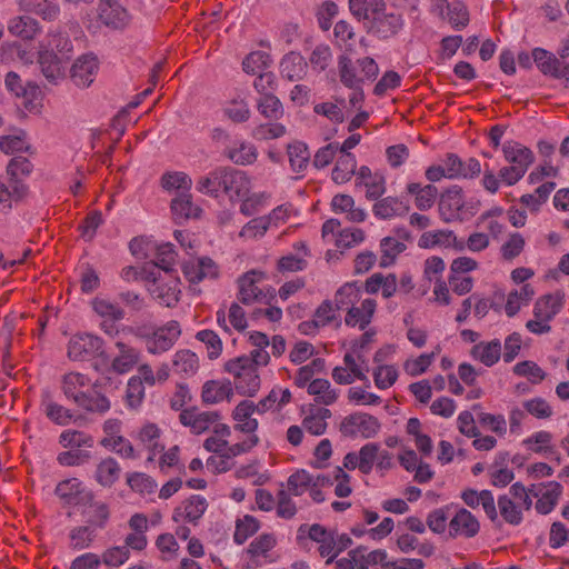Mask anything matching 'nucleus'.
<instances>
[{"instance_id":"45","label":"nucleus","mask_w":569,"mask_h":569,"mask_svg":"<svg viewBox=\"0 0 569 569\" xmlns=\"http://www.w3.org/2000/svg\"><path fill=\"white\" fill-rule=\"evenodd\" d=\"M96 538V531L89 526L74 527L69 531V547L72 550L89 548Z\"/></svg>"},{"instance_id":"7","label":"nucleus","mask_w":569,"mask_h":569,"mask_svg":"<svg viewBox=\"0 0 569 569\" xmlns=\"http://www.w3.org/2000/svg\"><path fill=\"white\" fill-rule=\"evenodd\" d=\"M102 352V340L91 333L73 336L68 346V356L72 360H86Z\"/></svg>"},{"instance_id":"56","label":"nucleus","mask_w":569,"mask_h":569,"mask_svg":"<svg viewBox=\"0 0 569 569\" xmlns=\"http://www.w3.org/2000/svg\"><path fill=\"white\" fill-rule=\"evenodd\" d=\"M259 530V522L252 516H244L239 519L236 523V530L233 535V541L237 545L244 543L251 536Z\"/></svg>"},{"instance_id":"55","label":"nucleus","mask_w":569,"mask_h":569,"mask_svg":"<svg viewBox=\"0 0 569 569\" xmlns=\"http://www.w3.org/2000/svg\"><path fill=\"white\" fill-rule=\"evenodd\" d=\"M373 381L378 389L386 390L395 385L398 379V369L392 365H379L373 370Z\"/></svg>"},{"instance_id":"26","label":"nucleus","mask_w":569,"mask_h":569,"mask_svg":"<svg viewBox=\"0 0 569 569\" xmlns=\"http://www.w3.org/2000/svg\"><path fill=\"white\" fill-rule=\"evenodd\" d=\"M232 395L233 390L230 381L210 380L203 385L201 398L204 403L216 405L230 400Z\"/></svg>"},{"instance_id":"20","label":"nucleus","mask_w":569,"mask_h":569,"mask_svg":"<svg viewBox=\"0 0 569 569\" xmlns=\"http://www.w3.org/2000/svg\"><path fill=\"white\" fill-rule=\"evenodd\" d=\"M90 387H94V382L87 376L80 372H69L62 378V391L67 399L73 403L87 391Z\"/></svg>"},{"instance_id":"52","label":"nucleus","mask_w":569,"mask_h":569,"mask_svg":"<svg viewBox=\"0 0 569 569\" xmlns=\"http://www.w3.org/2000/svg\"><path fill=\"white\" fill-rule=\"evenodd\" d=\"M532 59L538 69L545 76H552L557 71L560 60L551 52L542 48H535L532 50Z\"/></svg>"},{"instance_id":"27","label":"nucleus","mask_w":569,"mask_h":569,"mask_svg":"<svg viewBox=\"0 0 569 569\" xmlns=\"http://www.w3.org/2000/svg\"><path fill=\"white\" fill-rule=\"evenodd\" d=\"M208 503L204 497L193 495L180 508L174 511V520H186L188 522H197L206 512Z\"/></svg>"},{"instance_id":"47","label":"nucleus","mask_w":569,"mask_h":569,"mask_svg":"<svg viewBox=\"0 0 569 569\" xmlns=\"http://www.w3.org/2000/svg\"><path fill=\"white\" fill-rule=\"evenodd\" d=\"M380 247L382 256L380 258L379 266L381 268H387L393 264L396 261V257L407 249L405 243L396 240L392 237H385L380 241Z\"/></svg>"},{"instance_id":"21","label":"nucleus","mask_w":569,"mask_h":569,"mask_svg":"<svg viewBox=\"0 0 569 569\" xmlns=\"http://www.w3.org/2000/svg\"><path fill=\"white\" fill-rule=\"evenodd\" d=\"M505 159L515 167H522V171L527 172L528 168L533 163V152L526 146L517 141H506L502 146Z\"/></svg>"},{"instance_id":"49","label":"nucleus","mask_w":569,"mask_h":569,"mask_svg":"<svg viewBox=\"0 0 569 569\" xmlns=\"http://www.w3.org/2000/svg\"><path fill=\"white\" fill-rule=\"evenodd\" d=\"M340 81L349 89H357L363 83V78L357 77L351 59L342 54L338 61Z\"/></svg>"},{"instance_id":"62","label":"nucleus","mask_w":569,"mask_h":569,"mask_svg":"<svg viewBox=\"0 0 569 569\" xmlns=\"http://www.w3.org/2000/svg\"><path fill=\"white\" fill-rule=\"evenodd\" d=\"M379 452L380 447L375 442L366 443L360 448L358 455L360 460V471L363 475H368L372 471V468L378 459Z\"/></svg>"},{"instance_id":"19","label":"nucleus","mask_w":569,"mask_h":569,"mask_svg":"<svg viewBox=\"0 0 569 569\" xmlns=\"http://www.w3.org/2000/svg\"><path fill=\"white\" fill-rule=\"evenodd\" d=\"M222 190L230 197L234 193L238 198H244L250 192V180L243 171L226 167V172L222 176Z\"/></svg>"},{"instance_id":"43","label":"nucleus","mask_w":569,"mask_h":569,"mask_svg":"<svg viewBox=\"0 0 569 569\" xmlns=\"http://www.w3.org/2000/svg\"><path fill=\"white\" fill-rule=\"evenodd\" d=\"M360 287L356 281L347 282L338 289L335 296L336 310H347L345 320H349V308L353 306L355 299L358 298Z\"/></svg>"},{"instance_id":"58","label":"nucleus","mask_w":569,"mask_h":569,"mask_svg":"<svg viewBox=\"0 0 569 569\" xmlns=\"http://www.w3.org/2000/svg\"><path fill=\"white\" fill-rule=\"evenodd\" d=\"M92 308L97 316L101 318H111L112 320H121L124 318V311L117 303L108 299L96 297L92 302Z\"/></svg>"},{"instance_id":"60","label":"nucleus","mask_w":569,"mask_h":569,"mask_svg":"<svg viewBox=\"0 0 569 569\" xmlns=\"http://www.w3.org/2000/svg\"><path fill=\"white\" fill-rule=\"evenodd\" d=\"M522 407L527 413L537 419H549L553 415L552 407L541 397L525 400Z\"/></svg>"},{"instance_id":"44","label":"nucleus","mask_w":569,"mask_h":569,"mask_svg":"<svg viewBox=\"0 0 569 569\" xmlns=\"http://www.w3.org/2000/svg\"><path fill=\"white\" fill-rule=\"evenodd\" d=\"M287 151L291 169L295 172L303 171L310 161V152L307 144L301 141H296L288 144Z\"/></svg>"},{"instance_id":"14","label":"nucleus","mask_w":569,"mask_h":569,"mask_svg":"<svg viewBox=\"0 0 569 569\" xmlns=\"http://www.w3.org/2000/svg\"><path fill=\"white\" fill-rule=\"evenodd\" d=\"M98 70V60L92 54H83L73 63L71 68V79L79 88L89 87Z\"/></svg>"},{"instance_id":"63","label":"nucleus","mask_w":569,"mask_h":569,"mask_svg":"<svg viewBox=\"0 0 569 569\" xmlns=\"http://www.w3.org/2000/svg\"><path fill=\"white\" fill-rule=\"evenodd\" d=\"M270 63V56L263 51H254L249 53L242 61L244 72L256 74L260 70L267 68Z\"/></svg>"},{"instance_id":"13","label":"nucleus","mask_w":569,"mask_h":569,"mask_svg":"<svg viewBox=\"0 0 569 569\" xmlns=\"http://www.w3.org/2000/svg\"><path fill=\"white\" fill-rule=\"evenodd\" d=\"M461 499L468 507H470L472 509H476L479 506H481L486 516L492 522L498 521V512H497L496 501H495V497L490 490L477 491L475 489H467V490L462 491Z\"/></svg>"},{"instance_id":"1","label":"nucleus","mask_w":569,"mask_h":569,"mask_svg":"<svg viewBox=\"0 0 569 569\" xmlns=\"http://www.w3.org/2000/svg\"><path fill=\"white\" fill-rule=\"evenodd\" d=\"M181 335L178 322H144L137 328L147 350L152 355H160L170 350Z\"/></svg>"},{"instance_id":"15","label":"nucleus","mask_w":569,"mask_h":569,"mask_svg":"<svg viewBox=\"0 0 569 569\" xmlns=\"http://www.w3.org/2000/svg\"><path fill=\"white\" fill-rule=\"evenodd\" d=\"M256 412L257 410L253 401L242 400L238 403L232 412V418L236 422L234 429L247 433L248 436L256 435L259 426L258 420L252 417Z\"/></svg>"},{"instance_id":"18","label":"nucleus","mask_w":569,"mask_h":569,"mask_svg":"<svg viewBox=\"0 0 569 569\" xmlns=\"http://www.w3.org/2000/svg\"><path fill=\"white\" fill-rule=\"evenodd\" d=\"M40 409L52 423L58 426H68L74 418L73 411L54 401L49 392L42 395Z\"/></svg>"},{"instance_id":"9","label":"nucleus","mask_w":569,"mask_h":569,"mask_svg":"<svg viewBox=\"0 0 569 569\" xmlns=\"http://www.w3.org/2000/svg\"><path fill=\"white\" fill-rule=\"evenodd\" d=\"M217 411H200L197 408L183 409L179 415L180 422L194 435H201L219 420Z\"/></svg>"},{"instance_id":"64","label":"nucleus","mask_w":569,"mask_h":569,"mask_svg":"<svg viewBox=\"0 0 569 569\" xmlns=\"http://www.w3.org/2000/svg\"><path fill=\"white\" fill-rule=\"evenodd\" d=\"M536 487L527 489L522 483L516 482L509 489V497L517 502L518 506L523 510H529L532 506V497Z\"/></svg>"},{"instance_id":"17","label":"nucleus","mask_w":569,"mask_h":569,"mask_svg":"<svg viewBox=\"0 0 569 569\" xmlns=\"http://www.w3.org/2000/svg\"><path fill=\"white\" fill-rule=\"evenodd\" d=\"M562 493V486L557 481H550L543 487L536 488L533 497L538 498L536 510L538 513H550L558 503Z\"/></svg>"},{"instance_id":"2","label":"nucleus","mask_w":569,"mask_h":569,"mask_svg":"<svg viewBox=\"0 0 569 569\" xmlns=\"http://www.w3.org/2000/svg\"><path fill=\"white\" fill-rule=\"evenodd\" d=\"M226 371L233 377L238 393L253 397L260 389L261 379L258 370L249 367L247 358H236L226 363Z\"/></svg>"},{"instance_id":"53","label":"nucleus","mask_w":569,"mask_h":569,"mask_svg":"<svg viewBox=\"0 0 569 569\" xmlns=\"http://www.w3.org/2000/svg\"><path fill=\"white\" fill-rule=\"evenodd\" d=\"M513 373L519 377L527 378L532 385L540 383L547 376L546 371L541 367L530 360L518 362L513 367Z\"/></svg>"},{"instance_id":"31","label":"nucleus","mask_w":569,"mask_h":569,"mask_svg":"<svg viewBox=\"0 0 569 569\" xmlns=\"http://www.w3.org/2000/svg\"><path fill=\"white\" fill-rule=\"evenodd\" d=\"M409 206L396 197H386L378 200L372 208L376 217L391 219L396 216H405L409 212Z\"/></svg>"},{"instance_id":"37","label":"nucleus","mask_w":569,"mask_h":569,"mask_svg":"<svg viewBox=\"0 0 569 569\" xmlns=\"http://www.w3.org/2000/svg\"><path fill=\"white\" fill-rule=\"evenodd\" d=\"M121 468L111 457L101 460L96 469V480L103 487H111L120 477Z\"/></svg>"},{"instance_id":"4","label":"nucleus","mask_w":569,"mask_h":569,"mask_svg":"<svg viewBox=\"0 0 569 569\" xmlns=\"http://www.w3.org/2000/svg\"><path fill=\"white\" fill-rule=\"evenodd\" d=\"M4 84L7 90L12 92L16 97L23 98V106L27 110H38L41 90L36 82H23L17 72L9 71L6 76Z\"/></svg>"},{"instance_id":"51","label":"nucleus","mask_w":569,"mask_h":569,"mask_svg":"<svg viewBox=\"0 0 569 569\" xmlns=\"http://www.w3.org/2000/svg\"><path fill=\"white\" fill-rule=\"evenodd\" d=\"M258 111L266 118L278 120L283 116V107L281 101L272 93H264L258 100Z\"/></svg>"},{"instance_id":"38","label":"nucleus","mask_w":569,"mask_h":569,"mask_svg":"<svg viewBox=\"0 0 569 569\" xmlns=\"http://www.w3.org/2000/svg\"><path fill=\"white\" fill-rule=\"evenodd\" d=\"M331 417V411L327 408H316L305 417L303 428L313 436H321L327 430V420Z\"/></svg>"},{"instance_id":"50","label":"nucleus","mask_w":569,"mask_h":569,"mask_svg":"<svg viewBox=\"0 0 569 569\" xmlns=\"http://www.w3.org/2000/svg\"><path fill=\"white\" fill-rule=\"evenodd\" d=\"M393 527H395L393 519L390 517H386L375 528L367 530L363 526L359 525L351 529V533L357 538H360V537L365 536L366 533H368L372 540H382L389 533H391V531L393 530Z\"/></svg>"},{"instance_id":"42","label":"nucleus","mask_w":569,"mask_h":569,"mask_svg":"<svg viewBox=\"0 0 569 569\" xmlns=\"http://www.w3.org/2000/svg\"><path fill=\"white\" fill-rule=\"evenodd\" d=\"M116 345L120 349V353L113 359L112 369L118 373H126L138 363L139 355L134 349L127 347L122 341H117Z\"/></svg>"},{"instance_id":"40","label":"nucleus","mask_w":569,"mask_h":569,"mask_svg":"<svg viewBox=\"0 0 569 569\" xmlns=\"http://www.w3.org/2000/svg\"><path fill=\"white\" fill-rule=\"evenodd\" d=\"M308 393L315 396L316 401L329 406L338 399V391L331 388L327 379H313L308 385Z\"/></svg>"},{"instance_id":"16","label":"nucleus","mask_w":569,"mask_h":569,"mask_svg":"<svg viewBox=\"0 0 569 569\" xmlns=\"http://www.w3.org/2000/svg\"><path fill=\"white\" fill-rule=\"evenodd\" d=\"M74 405L87 412L97 415H104L111 407L110 400L100 391L97 382Z\"/></svg>"},{"instance_id":"57","label":"nucleus","mask_w":569,"mask_h":569,"mask_svg":"<svg viewBox=\"0 0 569 569\" xmlns=\"http://www.w3.org/2000/svg\"><path fill=\"white\" fill-rule=\"evenodd\" d=\"M312 483V473L303 469L298 470L288 478V493L301 496L310 489Z\"/></svg>"},{"instance_id":"41","label":"nucleus","mask_w":569,"mask_h":569,"mask_svg":"<svg viewBox=\"0 0 569 569\" xmlns=\"http://www.w3.org/2000/svg\"><path fill=\"white\" fill-rule=\"evenodd\" d=\"M83 491L84 487L78 478L62 480L56 488L57 496L68 505H77Z\"/></svg>"},{"instance_id":"6","label":"nucleus","mask_w":569,"mask_h":569,"mask_svg":"<svg viewBox=\"0 0 569 569\" xmlns=\"http://www.w3.org/2000/svg\"><path fill=\"white\" fill-rule=\"evenodd\" d=\"M266 279V273L259 270H250L238 279V300L244 305L250 306L253 302H262V299L267 297L262 289L258 288V283Z\"/></svg>"},{"instance_id":"39","label":"nucleus","mask_w":569,"mask_h":569,"mask_svg":"<svg viewBox=\"0 0 569 569\" xmlns=\"http://www.w3.org/2000/svg\"><path fill=\"white\" fill-rule=\"evenodd\" d=\"M357 161L356 157L346 152L342 153L336 162L335 168L332 169V180L336 183H345L351 179V177L356 173Z\"/></svg>"},{"instance_id":"23","label":"nucleus","mask_w":569,"mask_h":569,"mask_svg":"<svg viewBox=\"0 0 569 569\" xmlns=\"http://www.w3.org/2000/svg\"><path fill=\"white\" fill-rule=\"evenodd\" d=\"M496 507L498 512L497 525H501V521H503L510 526H519L522 522L523 509L508 495L499 496Z\"/></svg>"},{"instance_id":"12","label":"nucleus","mask_w":569,"mask_h":569,"mask_svg":"<svg viewBox=\"0 0 569 569\" xmlns=\"http://www.w3.org/2000/svg\"><path fill=\"white\" fill-rule=\"evenodd\" d=\"M308 536L319 545L318 551L322 558H327L326 563H331L337 558L335 531L327 530L321 525L315 523L309 527Z\"/></svg>"},{"instance_id":"22","label":"nucleus","mask_w":569,"mask_h":569,"mask_svg":"<svg viewBox=\"0 0 569 569\" xmlns=\"http://www.w3.org/2000/svg\"><path fill=\"white\" fill-rule=\"evenodd\" d=\"M353 561L357 569H369L371 566L380 565L385 569H389L390 560L386 550L376 549L368 551L366 547H357L352 549Z\"/></svg>"},{"instance_id":"29","label":"nucleus","mask_w":569,"mask_h":569,"mask_svg":"<svg viewBox=\"0 0 569 569\" xmlns=\"http://www.w3.org/2000/svg\"><path fill=\"white\" fill-rule=\"evenodd\" d=\"M171 211L176 223H181L190 218H198L201 209L192 203V196L189 192H180L171 201Z\"/></svg>"},{"instance_id":"30","label":"nucleus","mask_w":569,"mask_h":569,"mask_svg":"<svg viewBox=\"0 0 569 569\" xmlns=\"http://www.w3.org/2000/svg\"><path fill=\"white\" fill-rule=\"evenodd\" d=\"M307 71L305 58L295 51L287 53L280 62V72L289 81H298L303 78Z\"/></svg>"},{"instance_id":"46","label":"nucleus","mask_w":569,"mask_h":569,"mask_svg":"<svg viewBox=\"0 0 569 569\" xmlns=\"http://www.w3.org/2000/svg\"><path fill=\"white\" fill-rule=\"evenodd\" d=\"M552 435L549 431L540 430L522 440V445L536 453H553L551 446Z\"/></svg>"},{"instance_id":"33","label":"nucleus","mask_w":569,"mask_h":569,"mask_svg":"<svg viewBox=\"0 0 569 569\" xmlns=\"http://www.w3.org/2000/svg\"><path fill=\"white\" fill-rule=\"evenodd\" d=\"M471 356L485 366L492 367L501 357V343L497 339L477 343L471 349Z\"/></svg>"},{"instance_id":"35","label":"nucleus","mask_w":569,"mask_h":569,"mask_svg":"<svg viewBox=\"0 0 569 569\" xmlns=\"http://www.w3.org/2000/svg\"><path fill=\"white\" fill-rule=\"evenodd\" d=\"M172 365L176 373L191 377L199 369V358L190 350H179L173 356Z\"/></svg>"},{"instance_id":"34","label":"nucleus","mask_w":569,"mask_h":569,"mask_svg":"<svg viewBox=\"0 0 569 569\" xmlns=\"http://www.w3.org/2000/svg\"><path fill=\"white\" fill-rule=\"evenodd\" d=\"M93 438L80 430L66 429L59 436V445L66 449L87 450L93 447Z\"/></svg>"},{"instance_id":"32","label":"nucleus","mask_w":569,"mask_h":569,"mask_svg":"<svg viewBox=\"0 0 569 569\" xmlns=\"http://www.w3.org/2000/svg\"><path fill=\"white\" fill-rule=\"evenodd\" d=\"M9 32L22 40H32L40 31L39 22L30 16L14 17L9 21Z\"/></svg>"},{"instance_id":"59","label":"nucleus","mask_w":569,"mask_h":569,"mask_svg":"<svg viewBox=\"0 0 569 569\" xmlns=\"http://www.w3.org/2000/svg\"><path fill=\"white\" fill-rule=\"evenodd\" d=\"M130 558V551L126 546H112L100 556L101 563L109 568H119Z\"/></svg>"},{"instance_id":"5","label":"nucleus","mask_w":569,"mask_h":569,"mask_svg":"<svg viewBox=\"0 0 569 569\" xmlns=\"http://www.w3.org/2000/svg\"><path fill=\"white\" fill-rule=\"evenodd\" d=\"M480 531V523L476 516L465 508H459L448 522V536L452 539H470Z\"/></svg>"},{"instance_id":"24","label":"nucleus","mask_w":569,"mask_h":569,"mask_svg":"<svg viewBox=\"0 0 569 569\" xmlns=\"http://www.w3.org/2000/svg\"><path fill=\"white\" fill-rule=\"evenodd\" d=\"M563 293L556 291L541 296L535 303V320H551L561 309Z\"/></svg>"},{"instance_id":"10","label":"nucleus","mask_w":569,"mask_h":569,"mask_svg":"<svg viewBox=\"0 0 569 569\" xmlns=\"http://www.w3.org/2000/svg\"><path fill=\"white\" fill-rule=\"evenodd\" d=\"M465 208V198L462 188L451 186L441 194L438 203L439 213L445 222H450L458 218L459 212Z\"/></svg>"},{"instance_id":"8","label":"nucleus","mask_w":569,"mask_h":569,"mask_svg":"<svg viewBox=\"0 0 569 569\" xmlns=\"http://www.w3.org/2000/svg\"><path fill=\"white\" fill-rule=\"evenodd\" d=\"M98 17L106 27L114 30L126 28L131 18L128 10L118 0H100Z\"/></svg>"},{"instance_id":"25","label":"nucleus","mask_w":569,"mask_h":569,"mask_svg":"<svg viewBox=\"0 0 569 569\" xmlns=\"http://www.w3.org/2000/svg\"><path fill=\"white\" fill-rule=\"evenodd\" d=\"M535 293V289L530 283H525L519 290H511L508 295H506V316L508 318H513L517 316L521 307L529 305Z\"/></svg>"},{"instance_id":"48","label":"nucleus","mask_w":569,"mask_h":569,"mask_svg":"<svg viewBox=\"0 0 569 569\" xmlns=\"http://www.w3.org/2000/svg\"><path fill=\"white\" fill-rule=\"evenodd\" d=\"M151 296L162 306L172 307L179 301L180 290L178 289V280L173 284H158L150 287Z\"/></svg>"},{"instance_id":"28","label":"nucleus","mask_w":569,"mask_h":569,"mask_svg":"<svg viewBox=\"0 0 569 569\" xmlns=\"http://www.w3.org/2000/svg\"><path fill=\"white\" fill-rule=\"evenodd\" d=\"M38 62L43 76L51 82L63 76L64 64L67 63L58 53L48 50L39 52Z\"/></svg>"},{"instance_id":"54","label":"nucleus","mask_w":569,"mask_h":569,"mask_svg":"<svg viewBox=\"0 0 569 569\" xmlns=\"http://www.w3.org/2000/svg\"><path fill=\"white\" fill-rule=\"evenodd\" d=\"M226 172V167H220L209 173L207 177H202L198 181V190L200 192L217 197L220 189H222V176Z\"/></svg>"},{"instance_id":"11","label":"nucleus","mask_w":569,"mask_h":569,"mask_svg":"<svg viewBox=\"0 0 569 569\" xmlns=\"http://www.w3.org/2000/svg\"><path fill=\"white\" fill-rule=\"evenodd\" d=\"M369 23L368 31L381 40L395 37L405 24L402 16L393 12H383L371 19Z\"/></svg>"},{"instance_id":"36","label":"nucleus","mask_w":569,"mask_h":569,"mask_svg":"<svg viewBox=\"0 0 569 569\" xmlns=\"http://www.w3.org/2000/svg\"><path fill=\"white\" fill-rule=\"evenodd\" d=\"M160 429L154 423H148L139 431V440L150 451L148 461H153L154 456L162 452L164 446L160 443Z\"/></svg>"},{"instance_id":"3","label":"nucleus","mask_w":569,"mask_h":569,"mask_svg":"<svg viewBox=\"0 0 569 569\" xmlns=\"http://www.w3.org/2000/svg\"><path fill=\"white\" fill-rule=\"evenodd\" d=\"M381 425L379 420L365 412H355L345 417L340 423V431L350 438L370 439L378 435Z\"/></svg>"},{"instance_id":"61","label":"nucleus","mask_w":569,"mask_h":569,"mask_svg":"<svg viewBox=\"0 0 569 569\" xmlns=\"http://www.w3.org/2000/svg\"><path fill=\"white\" fill-rule=\"evenodd\" d=\"M227 157L236 164H250L257 159V149L253 144L241 143L239 148L228 149Z\"/></svg>"}]
</instances>
